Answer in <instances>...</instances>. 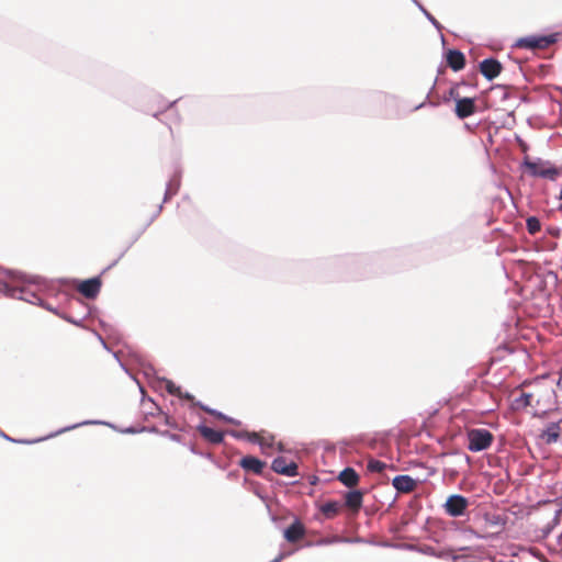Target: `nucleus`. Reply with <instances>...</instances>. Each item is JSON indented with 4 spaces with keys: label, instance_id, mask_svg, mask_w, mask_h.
Here are the masks:
<instances>
[{
    "label": "nucleus",
    "instance_id": "nucleus-1",
    "mask_svg": "<svg viewBox=\"0 0 562 562\" xmlns=\"http://www.w3.org/2000/svg\"><path fill=\"white\" fill-rule=\"evenodd\" d=\"M524 386L530 387L533 408L536 412H546L554 402V390L547 383L546 378H538L532 382H525Z\"/></svg>",
    "mask_w": 562,
    "mask_h": 562
},
{
    "label": "nucleus",
    "instance_id": "nucleus-2",
    "mask_svg": "<svg viewBox=\"0 0 562 562\" xmlns=\"http://www.w3.org/2000/svg\"><path fill=\"white\" fill-rule=\"evenodd\" d=\"M493 434L483 428H474L468 431V449L472 452L486 450L493 443Z\"/></svg>",
    "mask_w": 562,
    "mask_h": 562
},
{
    "label": "nucleus",
    "instance_id": "nucleus-3",
    "mask_svg": "<svg viewBox=\"0 0 562 562\" xmlns=\"http://www.w3.org/2000/svg\"><path fill=\"white\" fill-rule=\"evenodd\" d=\"M558 41V34L544 36L522 37L517 42V46L530 49H544Z\"/></svg>",
    "mask_w": 562,
    "mask_h": 562
},
{
    "label": "nucleus",
    "instance_id": "nucleus-4",
    "mask_svg": "<svg viewBox=\"0 0 562 562\" xmlns=\"http://www.w3.org/2000/svg\"><path fill=\"white\" fill-rule=\"evenodd\" d=\"M524 166L532 177L553 179L558 175V170L554 167L541 160L531 161L529 158H526Z\"/></svg>",
    "mask_w": 562,
    "mask_h": 562
},
{
    "label": "nucleus",
    "instance_id": "nucleus-5",
    "mask_svg": "<svg viewBox=\"0 0 562 562\" xmlns=\"http://www.w3.org/2000/svg\"><path fill=\"white\" fill-rule=\"evenodd\" d=\"M469 506L468 499L462 495H451L447 498L443 508L451 517H459L464 514Z\"/></svg>",
    "mask_w": 562,
    "mask_h": 562
},
{
    "label": "nucleus",
    "instance_id": "nucleus-6",
    "mask_svg": "<svg viewBox=\"0 0 562 562\" xmlns=\"http://www.w3.org/2000/svg\"><path fill=\"white\" fill-rule=\"evenodd\" d=\"M271 469L276 473L286 476H296L299 474L297 464L294 461L288 462L285 457L276 458L272 461Z\"/></svg>",
    "mask_w": 562,
    "mask_h": 562
},
{
    "label": "nucleus",
    "instance_id": "nucleus-7",
    "mask_svg": "<svg viewBox=\"0 0 562 562\" xmlns=\"http://www.w3.org/2000/svg\"><path fill=\"white\" fill-rule=\"evenodd\" d=\"M476 111L475 101L472 98H458L456 99V115L463 120L473 115Z\"/></svg>",
    "mask_w": 562,
    "mask_h": 562
},
{
    "label": "nucleus",
    "instance_id": "nucleus-8",
    "mask_svg": "<svg viewBox=\"0 0 562 562\" xmlns=\"http://www.w3.org/2000/svg\"><path fill=\"white\" fill-rule=\"evenodd\" d=\"M238 465L248 473L260 475L263 472L266 462L254 456H246L239 460Z\"/></svg>",
    "mask_w": 562,
    "mask_h": 562
},
{
    "label": "nucleus",
    "instance_id": "nucleus-9",
    "mask_svg": "<svg viewBox=\"0 0 562 562\" xmlns=\"http://www.w3.org/2000/svg\"><path fill=\"white\" fill-rule=\"evenodd\" d=\"M502 69V64L494 58H487L480 63V71L487 80L495 79Z\"/></svg>",
    "mask_w": 562,
    "mask_h": 562
},
{
    "label": "nucleus",
    "instance_id": "nucleus-10",
    "mask_svg": "<svg viewBox=\"0 0 562 562\" xmlns=\"http://www.w3.org/2000/svg\"><path fill=\"white\" fill-rule=\"evenodd\" d=\"M101 289V280L99 278H91L82 281L78 291L87 299H94Z\"/></svg>",
    "mask_w": 562,
    "mask_h": 562
},
{
    "label": "nucleus",
    "instance_id": "nucleus-11",
    "mask_svg": "<svg viewBox=\"0 0 562 562\" xmlns=\"http://www.w3.org/2000/svg\"><path fill=\"white\" fill-rule=\"evenodd\" d=\"M306 529L300 520H294L285 530L284 538L288 542L295 543L305 537Z\"/></svg>",
    "mask_w": 562,
    "mask_h": 562
},
{
    "label": "nucleus",
    "instance_id": "nucleus-12",
    "mask_svg": "<svg viewBox=\"0 0 562 562\" xmlns=\"http://www.w3.org/2000/svg\"><path fill=\"white\" fill-rule=\"evenodd\" d=\"M363 493L359 490L349 491L345 494V506L352 512L358 514L362 507Z\"/></svg>",
    "mask_w": 562,
    "mask_h": 562
},
{
    "label": "nucleus",
    "instance_id": "nucleus-13",
    "mask_svg": "<svg viewBox=\"0 0 562 562\" xmlns=\"http://www.w3.org/2000/svg\"><path fill=\"white\" fill-rule=\"evenodd\" d=\"M392 485L400 493H411L416 488L417 482L409 475H397L393 479Z\"/></svg>",
    "mask_w": 562,
    "mask_h": 562
},
{
    "label": "nucleus",
    "instance_id": "nucleus-14",
    "mask_svg": "<svg viewBox=\"0 0 562 562\" xmlns=\"http://www.w3.org/2000/svg\"><path fill=\"white\" fill-rule=\"evenodd\" d=\"M447 64L452 70L459 71L465 66V57L462 52L451 49L447 53Z\"/></svg>",
    "mask_w": 562,
    "mask_h": 562
},
{
    "label": "nucleus",
    "instance_id": "nucleus-15",
    "mask_svg": "<svg viewBox=\"0 0 562 562\" xmlns=\"http://www.w3.org/2000/svg\"><path fill=\"white\" fill-rule=\"evenodd\" d=\"M338 480L347 487L351 488L358 485L359 483V475L352 468H346L344 469L339 475Z\"/></svg>",
    "mask_w": 562,
    "mask_h": 562
},
{
    "label": "nucleus",
    "instance_id": "nucleus-16",
    "mask_svg": "<svg viewBox=\"0 0 562 562\" xmlns=\"http://www.w3.org/2000/svg\"><path fill=\"white\" fill-rule=\"evenodd\" d=\"M200 435L211 443L218 445L224 439V434L207 426H200L198 428Z\"/></svg>",
    "mask_w": 562,
    "mask_h": 562
},
{
    "label": "nucleus",
    "instance_id": "nucleus-17",
    "mask_svg": "<svg viewBox=\"0 0 562 562\" xmlns=\"http://www.w3.org/2000/svg\"><path fill=\"white\" fill-rule=\"evenodd\" d=\"M560 426L555 423H551L548 427L542 430L540 437L547 443L551 445L558 441L560 438Z\"/></svg>",
    "mask_w": 562,
    "mask_h": 562
},
{
    "label": "nucleus",
    "instance_id": "nucleus-18",
    "mask_svg": "<svg viewBox=\"0 0 562 562\" xmlns=\"http://www.w3.org/2000/svg\"><path fill=\"white\" fill-rule=\"evenodd\" d=\"M513 406L515 409H525L527 407L533 408L532 396L529 391H521L519 396L514 398Z\"/></svg>",
    "mask_w": 562,
    "mask_h": 562
},
{
    "label": "nucleus",
    "instance_id": "nucleus-19",
    "mask_svg": "<svg viewBox=\"0 0 562 562\" xmlns=\"http://www.w3.org/2000/svg\"><path fill=\"white\" fill-rule=\"evenodd\" d=\"M319 509L326 518L331 519L340 513L341 504L337 501H330L323 504Z\"/></svg>",
    "mask_w": 562,
    "mask_h": 562
},
{
    "label": "nucleus",
    "instance_id": "nucleus-20",
    "mask_svg": "<svg viewBox=\"0 0 562 562\" xmlns=\"http://www.w3.org/2000/svg\"><path fill=\"white\" fill-rule=\"evenodd\" d=\"M178 397H179V398H183V400H186V401L191 402L193 406H199V407H201L204 412H206V413H209V414H211V415L215 416V417H216V418H218V419L228 420V419L226 418V416H225V415H223L222 413H218V412H216V411H213V409H211V408H207V407L203 406L202 404L195 403V402H194V396H193V395H191L190 393H187V392L184 393V392H182V395H178Z\"/></svg>",
    "mask_w": 562,
    "mask_h": 562
},
{
    "label": "nucleus",
    "instance_id": "nucleus-21",
    "mask_svg": "<svg viewBox=\"0 0 562 562\" xmlns=\"http://www.w3.org/2000/svg\"><path fill=\"white\" fill-rule=\"evenodd\" d=\"M236 437L237 438H246L250 442H256V443H259L260 447H263V437L258 432L245 431V432L237 434Z\"/></svg>",
    "mask_w": 562,
    "mask_h": 562
},
{
    "label": "nucleus",
    "instance_id": "nucleus-22",
    "mask_svg": "<svg viewBox=\"0 0 562 562\" xmlns=\"http://www.w3.org/2000/svg\"><path fill=\"white\" fill-rule=\"evenodd\" d=\"M526 226H527L528 233L531 235L537 234L541 229L540 221L535 216H530L527 218Z\"/></svg>",
    "mask_w": 562,
    "mask_h": 562
},
{
    "label": "nucleus",
    "instance_id": "nucleus-23",
    "mask_svg": "<svg viewBox=\"0 0 562 562\" xmlns=\"http://www.w3.org/2000/svg\"><path fill=\"white\" fill-rule=\"evenodd\" d=\"M165 389L166 391L175 396L182 395V390L179 385L173 383L171 380H166L165 382Z\"/></svg>",
    "mask_w": 562,
    "mask_h": 562
},
{
    "label": "nucleus",
    "instance_id": "nucleus-24",
    "mask_svg": "<svg viewBox=\"0 0 562 562\" xmlns=\"http://www.w3.org/2000/svg\"><path fill=\"white\" fill-rule=\"evenodd\" d=\"M368 470L371 471V472H382L385 468H386V464L380 460H370L368 462V465H367Z\"/></svg>",
    "mask_w": 562,
    "mask_h": 562
},
{
    "label": "nucleus",
    "instance_id": "nucleus-25",
    "mask_svg": "<svg viewBox=\"0 0 562 562\" xmlns=\"http://www.w3.org/2000/svg\"><path fill=\"white\" fill-rule=\"evenodd\" d=\"M272 440H273V437H269V438L263 437V447H261V448L262 449L270 448L272 446Z\"/></svg>",
    "mask_w": 562,
    "mask_h": 562
},
{
    "label": "nucleus",
    "instance_id": "nucleus-26",
    "mask_svg": "<svg viewBox=\"0 0 562 562\" xmlns=\"http://www.w3.org/2000/svg\"><path fill=\"white\" fill-rule=\"evenodd\" d=\"M449 97H451V98H453V99H458V98H457V97H458V90H457V88H456V87L450 88V90H449Z\"/></svg>",
    "mask_w": 562,
    "mask_h": 562
}]
</instances>
